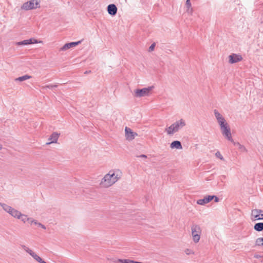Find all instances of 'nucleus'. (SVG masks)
Listing matches in <instances>:
<instances>
[{"label":"nucleus","mask_w":263,"mask_h":263,"mask_svg":"<svg viewBox=\"0 0 263 263\" xmlns=\"http://www.w3.org/2000/svg\"><path fill=\"white\" fill-rule=\"evenodd\" d=\"M2 149V145L0 144V149Z\"/></svg>","instance_id":"nucleus-44"},{"label":"nucleus","mask_w":263,"mask_h":263,"mask_svg":"<svg viewBox=\"0 0 263 263\" xmlns=\"http://www.w3.org/2000/svg\"><path fill=\"white\" fill-rule=\"evenodd\" d=\"M129 259H119V262L121 263H129Z\"/></svg>","instance_id":"nucleus-33"},{"label":"nucleus","mask_w":263,"mask_h":263,"mask_svg":"<svg viewBox=\"0 0 263 263\" xmlns=\"http://www.w3.org/2000/svg\"><path fill=\"white\" fill-rule=\"evenodd\" d=\"M155 43L152 44L151 45V46L149 47L148 51H152L153 50H154V49L155 48Z\"/></svg>","instance_id":"nucleus-31"},{"label":"nucleus","mask_w":263,"mask_h":263,"mask_svg":"<svg viewBox=\"0 0 263 263\" xmlns=\"http://www.w3.org/2000/svg\"><path fill=\"white\" fill-rule=\"evenodd\" d=\"M138 157H140V158H147V156L145 155H144V154L141 155L139 156Z\"/></svg>","instance_id":"nucleus-35"},{"label":"nucleus","mask_w":263,"mask_h":263,"mask_svg":"<svg viewBox=\"0 0 263 263\" xmlns=\"http://www.w3.org/2000/svg\"><path fill=\"white\" fill-rule=\"evenodd\" d=\"M256 246H263V237L258 238L255 241Z\"/></svg>","instance_id":"nucleus-23"},{"label":"nucleus","mask_w":263,"mask_h":263,"mask_svg":"<svg viewBox=\"0 0 263 263\" xmlns=\"http://www.w3.org/2000/svg\"><path fill=\"white\" fill-rule=\"evenodd\" d=\"M4 204V203H1V202H0V205H1V206H2V204Z\"/></svg>","instance_id":"nucleus-45"},{"label":"nucleus","mask_w":263,"mask_h":263,"mask_svg":"<svg viewBox=\"0 0 263 263\" xmlns=\"http://www.w3.org/2000/svg\"><path fill=\"white\" fill-rule=\"evenodd\" d=\"M30 78H31V76H30L24 75L23 76L17 78V79H16V81H18L20 82H22V81H25V80H26L27 79H29Z\"/></svg>","instance_id":"nucleus-21"},{"label":"nucleus","mask_w":263,"mask_h":263,"mask_svg":"<svg viewBox=\"0 0 263 263\" xmlns=\"http://www.w3.org/2000/svg\"><path fill=\"white\" fill-rule=\"evenodd\" d=\"M41 227L44 229H46V227L43 224L41 225Z\"/></svg>","instance_id":"nucleus-38"},{"label":"nucleus","mask_w":263,"mask_h":263,"mask_svg":"<svg viewBox=\"0 0 263 263\" xmlns=\"http://www.w3.org/2000/svg\"><path fill=\"white\" fill-rule=\"evenodd\" d=\"M202 230L200 226L197 224H193L191 226V233L193 240L195 243L199 242L200 239Z\"/></svg>","instance_id":"nucleus-3"},{"label":"nucleus","mask_w":263,"mask_h":263,"mask_svg":"<svg viewBox=\"0 0 263 263\" xmlns=\"http://www.w3.org/2000/svg\"><path fill=\"white\" fill-rule=\"evenodd\" d=\"M251 219L253 221L263 220V210L255 209L251 211Z\"/></svg>","instance_id":"nucleus-7"},{"label":"nucleus","mask_w":263,"mask_h":263,"mask_svg":"<svg viewBox=\"0 0 263 263\" xmlns=\"http://www.w3.org/2000/svg\"><path fill=\"white\" fill-rule=\"evenodd\" d=\"M58 86L57 85H46L45 86H43L42 87L43 89H45L46 88H55L57 87Z\"/></svg>","instance_id":"nucleus-28"},{"label":"nucleus","mask_w":263,"mask_h":263,"mask_svg":"<svg viewBox=\"0 0 263 263\" xmlns=\"http://www.w3.org/2000/svg\"><path fill=\"white\" fill-rule=\"evenodd\" d=\"M40 263H47V262H45V261L42 260V261Z\"/></svg>","instance_id":"nucleus-41"},{"label":"nucleus","mask_w":263,"mask_h":263,"mask_svg":"<svg viewBox=\"0 0 263 263\" xmlns=\"http://www.w3.org/2000/svg\"><path fill=\"white\" fill-rule=\"evenodd\" d=\"M31 223H34L35 224H38V222L36 221V220H31Z\"/></svg>","instance_id":"nucleus-36"},{"label":"nucleus","mask_w":263,"mask_h":263,"mask_svg":"<svg viewBox=\"0 0 263 263\" xmlns=\"http://www.w3.org/2000/svg\"><path fill=\"white\" fill-rule=\"evenodd\" d=\"M89 72H90V71H86L84 72V73L86 74V73H89Z\"/></svg>","instance_id":"nucleus-40"},{"label":"nucleus","mask_w":263,"mask_h":263,"mask_svg":"<svg viewBox=\"0 0 263 263\" xmlns=\"http://www.w3.org/2000/svg\"><path fill=\"white\" fill-rule=\"evenodd\" d=\"M153 88L154 86H150L142 89H137L135 90V96L137 98L148 96Z\"/></svg>","instance_id":"nucleus-4"},{"label":"nucleus","mask_w":263,"mask_h":263,"mask_svg":"<svg viewBox=\"0 0 263 263\" xmlns=\"http://www.w3.org/2000/svg\"><path fill=\"white\" fill-rule=\"evenodd\" d=\"M215 156L217 157V158H219L220 159L223 160V157H222V156L221 155L220 153L219 152H217L215 154Z\"/></svg>","instance_id":"nucleus-29"},{"label":"nucleus","mask_w":263,"mask_h":263,"mask_svg":"<svg viewBox=\"0 0 263 263\" xmlns=\"http://www.w3.org/2000/svg\"><path fill=\"white\" fill-rule=\"evenodd\" d=\"M59 135L60 134H59L57 132L53 133L48 139V140L50 141V142H47L46 144L49 145L51 143H57L58 139L59 137Z\"/></svg>","instance_id":"nucleus-12"},{"label":"nucleus","mask_w":263,"mask_h":263,"mask_svg":"<svg viewBox=\"0 0 263 263\" xmlns=\"http://www.w3.org/2000/svg\"><path fill=\"white\" fill-rule=\"evenodd\" d=\"M37 225H38L39 226L41 227V225H42V224L40 223V222H38V224Z\"/></svg>","instance_id":"nucleus-42"},{"label":"nucleus","mask_w":263,"mask_h":263,"mask_svg":"<svg viewBox=\"0 0 263 263\" xmlns=\"http://www.w3.org/2000/svg\"><path fill=\"white\" fill-rule=\"evenodd\" d=\"M34 42H33L32 39L24 40L23 41L16 43V44L17 45L20 46V45H29V44H31L33 43H37V42L36 40H34Z\"/></svg>","instance_id":"nucleus-15"},{"label":"nucleus","mask_w":263,"mask_h":263,"mask_svg":"<svg viewBox=\"0 0 263 263\" xmlns=\"http://www.w3.org/2000/svg\"><path fill=\"white\" fill-rule=\"evenodd\" d=\"M212 197H213V199H214V201L215 202H218L219 201V198L217 196L212 195Z\"/></svg>","instance_id":"nucleus-34"},{"label":"nucleus","mask_w":263,"mask_h":263,"mask_svg":"<svg viewBox=\"0 0 263 263\" xmlns=\"http://www.w3.org/2000/svg\"><path fill=\"white\" fill-rule=\"evenodd\" d=\"M220 129L222 135L229 141L234 142L231 136V129L228 123L220 126Z\"/></svg>","instance_id":"nucleus-6"},{"label":"nucleus","mask_w":263,"mask_h":263,"mask_svg":"<svg viewBox=\"0 0 263 263\" xmlns=\"http://www.w3.org/2000/svg\"><path fill=\"white\" fill-rule=\"evenodd\" d=\"M229 63L231 64L235 63L241 61L242 60V58L240 55L233 53L229 55Z\"/></svg>","instance_id":"nucleus-9"},{"label":"nucleus","mask_w":263,"mask_h":263,"mask_svg":"<svg viewBox=\"0 0 263 263\" xmlns=\"http://www.w3.org/2000/svg\"><path fill=\"white\" fill-rule=\"evenodd\" d=\"M185 5L187 8L191 7V3L190 2V0H186L185 3Z\"/></svg>","instance_id":"nucleus-32"},{"label":"nucleus","mask_w":263,"mask_h":263,"mask_svg":"<svg viewBox=\"0 0 263 263\" xmlns=\"http://www.w3.org/2000/svg\"><path fill=\"white\" fill-rule=\"evenodd\" d=\"M213 199V197L212 195H208L205 196L203 199H200L197 200V203L200 205H204Z\"/></svg>","instance_id":"nucleus-11"},{"label":"nucleus","mask_w":263,"mask_h":263,"mask_svg":"<svg viewBox=\"0 0 263 263\" xmlns=\"http://www.w3.org/2000/svg\"><path fill=\"white\" fill-rule=\"evenodd\" d=\"M170 147L171 148H176L178 149L182 148L181 142L177 140L173 141L171 144Z\"/></svg>","instance_id":"nucleus-16"},{"label":"nucleus","mask_w":263,"mask_h":263,"mask_svg":"<svg viewBox=\"0 0 263 263\" xmlns=\"http://www.w3.org/2000/svg\"><path fill=\"white\" fill-rule=\"evenodd\" d=\"M261 257V256L259 255H258V254H256L254 255V258H260Z\"/></svg>","instance_id":"nucleus-37"},{"label":"nucleus","mask_w":263,"mask_h":263,"mask_svg":"<svg viewBox=\"0 0 263 263\" xmlns=\"http://www.w3.org/2000/svg\"><path fill=\"white\" fill-rule=\"evenodd\" d=\"M134 262H135V261H134V260H129V263H134Z\"/></svg>","instance_id":"nucleus-39"},{"label":"nucleus","mask_w":263,"mask_h":263,"mask_svg":"<svg viewBox=\"0 0 263 263\" xmlns=\"http://www.w3.org/2000/svg\"><path fill=\"white\" fill-rule=\"evenodd\" d=\"M31 220H33V219H32V218H31V220H28V221H29L31 224H32V223H31Z\"/></svg>","instance_id":"nucleus-43"},{"label":"nucleus","mask_w":263,"mask_h":263,"mask_svg":"<svg viewBox=\"0 0 263 263\" xmlns=\"http://www.w3.org/2000/svg\"><path fill=\"white\" fill-rule=\"evenodd\" d=\"M125 131L126 138L128 140H132L137 135V133L133 132L130 128L127 127L125 128Z\"/></svg>","instance_id":"nucleus-10"},{"label":"nucleus","mask_w":263,"mask_h":263,"mask_svg":"<svg viewBox=\"0 0 263 263\" xmlns=\"http://www.w3.org/2000/svg\"><path fill=\"white\" fill-rule=\"evenodd\" d=\"M22 248L25 250L26 252H27L30 255L31 254V253L33 252L32 250L27 247L26 246L24 245L22 246Z\"/></svg>","instance_id":"nucleus-25"},{"label":"nucleus","mask_w":263,"mask_h":263,"mask_svg":"<svg viewBox=\"0 0 263 263\" xmlns=\"http://www.w3.org/2000/svg\"><path fill=\"white\" fill-rule=\"evenodd\" d=\"M108 13L112 16L115 15L117 12V8L115 4H110L107 6Z\"/></svg>","instance_id":"nucleus-14"},{"label":"nucleus","mask_w":263,"mask_h":263,"mask_svg":"<svg viewBox=\"0 0 263 263\" xmlns=\"http://www.w3.org/2000/svg\"><path fill=\"white\" fill-rule=\"evenodd\" d=\"M193 12V9L192 7L187 8L186 12L191 15L192 14Z\"/></svg>","instance_id":"nucleus-30"},{"label":"nucleus","mask_w":263,"mask_h":263,"mask_svg":"<svg viewBox=\"0 0 263 263\" xmlns=\"http://www.w3.org/2000/svg\"><path fill=\"white\" fill-rule=\"evenodd\" d=\"M22 248L25 250L26 252H27L30 255L31 254V253L33 252L32 250L27 247L26 246L24 245L22 246Z\"/></svg>","instance_id":"nucleus-24"},{"label":"nucleus","mask_w":263,"mask_h":263,"mask_svg":"<svg viewBox=\"0 0 263 263\" xmlns=\"http://www.w3.org/2000/svg\"><path fill=\"white\" fill-rule=\"evenodd\" d=\"M2 207L3 208V210L9 213L10 215H11V213H12L13 211L14 210V208H12L11 206L6 204H3L2 205Z\"/></svg>","instance_id":"nucleus-17"},{"label":"nucleus","mask_w":263,"mask_h":263,"mask_svg":"<svg viewBox=\"0 0 263 263\" xmlns=\"http://www.w3.org/2000/svg\"><path fill=\"white\" fill-rule=\"evenodd\" d=\"M11 215L13 217L18 219L20 218V216H21V213L18 210L14 209L12 213H11Z\"/></svg>","instance_id":"nucleus-19"},{"label":"nucleus","mask_w":263,"mask_h":263,"mask_svg":"<svg viewBox=\"0 0 263 263\" xmlns=\"http://www.w3.org/2000/svg\"><path fill=\"white\" fill-rule=\"evenodd\" d=\"M185 126V122L182 119H180L165 128V132L170 135H173Z\"/></svg>","instance_id":"nucleus-2"},{"label":"nucleus","mask_w":263,"mask_h":263,"mask_svg":"<svg viewBox=\"0 0 263 263\" xmlns=\"http://www.w3.org/2000/svg\"><path fill=\"white\" fill-rule=\"evenodd\" d=\"M30 255L37 262H40L42 259L39 256L36 254H35L33 251L31 253Z\"/></svg>","instance_id":"nucleus-22"},{"label":"nucleus","mask_w":263,"mask_h":263,"mask_svg":"<svg viewBox=\"0 0 263 263\" xmlns=\"http://www.w3.org/2000/svg\"><path fill=\"white\" fill-rule=\"evenodd\" d=\"M80 43H81V41L66 43L62 48H61L60 50H62V51L66 50L68 49H70L72 47H73L79 45Z\"/></svg>","instance_id":"nucleus-13"},{"label":"nucleus","mask_w":263,"mask_h":263,"mask_svg":"<svg viewBox=\"0 0 263 263\" xmlns=\"http://www.w3.org/2000/svg\"><path fill=\"white\" fill-rule=\"evenodd\" d=\"M122 172L119 170H111L102 179L100 185L104 187H108L116 183L122 176Z\"/></svg>","instance_id":"nucleus-1"},{"label":"nucleus","mask_w":263,"mask_h":263,"mask_svg":"<svg viewBox=\"0 0 263 263\" xmlns=\"http://www.w3.org/2000/svg\"><path fill=\"white\" fill-rule=\"evenodd\" d=\"M185 253L187 255L194 254V252L191 249H186L184 251Z\"/></svg>","instance_id":"nucleus-27"},{"label":"nucleus","mask_w":263,"mask_h":263,"mask_svg":"<svg viewBox=\"0 0 263 263\" xmlns=\"http://www.w3.org/2000/svg\"><path fill=\"white\" fill-rule=\"evenodd\" d=\"M214 113L220 126L227 123L223 116L216 109L214 110Z\"/></svg>","instance_id":"nucleus-8"},{"label":"nucleus","mask_w":263,"mask_h":263,"mask_svg":"<svg viewBox=\"0 0 263 263\" xmlns=\"http://www.w3.org/2000/svg\"><path fill=\"white\" fill-rule=\"evenodd\" d=\"M234 144L235 145H236L237 146H238V147H239V149L241 151H246V148L244 146H243L242 145H241L239 143H235L234 142H233Z\"/></svg>","instance_id":"nucleus-26"},{"label":"nucleus","mask_w":263,"mask_h":263,"mask_svg":"<svg viewBox=\"0 0 263 263\" xmlns=\"http://www.w3.org/2000/svg\"><path fill=\"white\" fill-rule=\"evenodd\" d=\"M24 223H25L27 221L31 220V218H28L27 216L21 213V216H20V218Z\"/></svg>","instance_id":"nucleus-20"},{"label":"nucleus","mask_w":263,"mask_h":263,"mask_svg":"<svg viewBox=\"0 0 263 263\" xmlns=\"http://www.w3.org/2000/svg\"><path fill=\"white\" fill-rule=\"evenodd\" d=\"M40 4L37 0H31L25 3L21 7L22 9L29 10L39 8Z\"/></svg>","instance_id":"nucleus-5"},{"label":"nucleus","mask_w":263,"mask_h":263,"mask_svg":"<svg viewBox=\"0 0 263 263\" xmlns=\"http://www.w3.org/2000/svg\"><path fill=\"white\" fill-rule=\"evenodd\" d=\"M254 229L255 230L258 232L263 231V222H258L255 224Z\"/></svg>","instance_id":"nucleus-18"}]
</instances>
